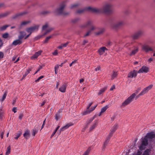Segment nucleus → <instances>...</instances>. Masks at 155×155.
Wrapping results in <instances>:
<instances>
[{"label": "nucleus", "instance_id": "obj_1", "mask_svg": "<svg viewBox=\"0 0 155 155\" xmlns=\"http://www.w3.org/2000/svg\"><path fill=\"white\" fill-rule=\"evenodd\" d=\"M155 138V133L154 132H151L147 134L146 136L143 138H141V144L139 147L141 150L145 149V147L148 144V139H151Z\"/></svg>", "mask_w": 155, "mask_h": 155}, {"label": "nucleus", "instance_id": "obj_2", "mask_svg": "<svg viewBox=\"0 0 155 155\" xmlns=\"http://www.w3.org/2000/svg\"><path fill=\"white\" fill-rule=\"evenodd\" d=\"M113 5L110 3L107 2L105 3L101 8H96L99 11L98 12H94L95 13H98L102 12H110L112 9Z\"/></svg>", "mask_w": 155, "mask_h": 155}, {"label": "nucleus", "instance_id": "obj_3", "mask_svg": "<svg viewBox=\"0 0 155 155\" xmlns=\"http://www.w3.org/2000/svg\"><path fill=\"white\" fill-rule=\"evenodd\" d=\"M65 3H63L61 4L59 8L57 9L54 12V14L56 15H68V12H66L64 11V9L66 6Z\"/></svg>", "mask_w": 155, "mask_h": 155}, {"label": "nucleus", "instance_id": "obj_4", "mask_svg": "<svg viewBox=\"0 0 155 155\" xmlns=\"http://www.w3.org/2000/svg\"><path fill=\"white\" fill-rule=\"evenodd\" d=\"M98 11L97 9H96V8L89 6L86 7L83 9L77 10L76 11V13L78 14H81L85 11H89L94 13V12H98Z\"/></svg>", "mask_w": 155, "mask_h": 155}, {"label": "nucleus", "instance_id": "obj_5", "mask_svg": "<svg viewBox=\"0 0 155 155\" xmlns=\"http://www.w3.org/2000/svg\"><path fill=\"white\" fill-rule=\"evenodd\" d=\"M135 96L136 93H134L132 94L129 97L122 103L121 105V107H123L129 104L133 101V99L135 97Z\"/></svg>", "mask_w": 155, "mask_h": 155}, {"label": "nucleus", "instance_id": "obj_6", "mask_svg": "<svg viewBox=\"0 0 155 155\" xmlns=\"http://www.w3.org/2000/svg\"><path fill=\"white\" fill-rule=\"evenodd\" d=\"M153 86V84H150L144 88L143 89L141 92L136 97V98H137L140 96L143 95L147 93L152 88Z\"/></svg>", "mask_w": 155, "mask_h": 155}, {"label": "nucleus", "instance_id": "obj_7", "mask_svg": "<svg viewBox=\"0 0 155 155\" xmlns=\"http://www.w3.org/2000/svg\"><path fill=\"white\" fill-rule=\"evenodd\" d=\"M124 23L125 22L124 21L122 20L116 23L111 24L110 25L111 27L114 29H115L123 25L124 24Z\"/></svg>", "mask_w": 155, "mask_h": 155}, {"label": "nucleus", "instance_id": "obj_8", "mask_svg": "<svg viewBox=\"0 0 155 155\" xmlns=\"http://www.w3.org/2000/svg\"><path fill=\"white\" fill-rule=\"evenodd\" d=\"M39 26V25H35L27 28L26 31L28 33H30V34H31L34 31L38 30Z\"/></svg>", "mask_w": 155, "mask_h": 155}, {"label": "nucleus", "instance_id": "obj_9", "mask_svg": "<svg viewBox=\"0 0 155 155\" xmlns=\"http://www.w3.org/2000/svg\"><path fill=\"white\" fill-rule=\"evenodd\" d=\"M143 34V32L141 30H139L135 33L132 36V38L134 39H138Z\"/></svg>", "mask_w": 155, "mask_h": 155}, {"label": "nucleus", "instance_id": "obj_10", "mask_svg": "<svg viewBox=\"0 0 155 155\" xmlns=\"http://www.w3.org/2000/svg\"><path fill=\"white\" fill-rule=\"evenodd\" d=\"M97 105V104H96L95 105V106H92L90 109H89L88 110H86L82 113V115H85L90 114L95 109Z\"/></svg>", "mask_w": 155, "mask_h": 155}, {"label": "nucleus", "instance_id": "obj_11", "mask_svg": "<svg viewBox=\"0 0 155 155\" xmlns=\"http://www.w3.org/2000/svg\"><path fill=\"white\" fill-rule=\"evenodd\" d=\"M138 72L137 71L134 70L130 71L127 75V77L132 78L133 77L136 78L137 76Z\"/></svg>", "mask_w": 155, "mask_h": 155}, {"label": "nucleus", "instance_id": "obj_12", "mask_svg": "<svg viewBox=\"0 0 155 155\" xmlns=\"http://www.w3.org/2000/svg\"><path fill=\"white\" fill-rule=\"evenodd\" d=\"M149 70V68L145 66H143L140 69L137 71L138 73H147L148 72Z\"/></svg>", "mask_w": 155, "mask_h": 155}, {"label": "nucleus", "instance_id": "obj_13", "mask_svg": "<svg viewBox=\"0 0 155 155\" xmlns=\"http://www.w3.org/2000/svg\"><path fill=\"white\" fill-rule=\"evenodd\" d=\"M107 49L105 47L100 48L98 50L97 52L100 55L103 54L105 51H107Z\"/></svg>", "mask_w": 155, "mask_h": 155}, {"label": "nucleus", "instance_id": "obj_14", "mask_svg": "<svg viewBox=\"0 0 155 155\" xmlns=\"http://www.w3.org/2000/svg\"><path fill=\"white\" fill-rule=\"evenodd\" d=\"M142 49L146 52H147L149 51H153L152 48L149 46L147 45H144L142 47Z\"/></svg>", "mask_w": 155, "mask_h": 155}, {"label": "nucleus", "instance_id": "obj_15", "mask_svg": "<svg viewBox=\"0 0 155 155\" xmlns=\"http://www.w3.org/2000/svg\"><path fill=\"white\" fill-rule=\"evenodd\" d=\"M92 24V22L91 21H88L84 24L81 25L80 26V27L81 28H84L91 25Z\"/></svg>", "mask_w": 155, "mask_h": 155}, {"label": "nucleus", "instance_id": "obj_16", "mask_svg": "<svg viewBox=\"0 0 155 155\" xmlns=\"http://www.w3.org/2000/svg\"><path fill=\"white\" fill-rule=\"evenodd\" d=\"M42 52L41 51H39L38 52H35V53L31 57V59H34L35 58H37L39 55H40Z\"/></svg>", "mask_w": 155, "mask_h": 155}, {"label": "nucleus", "instance_id": "obj_17", "mask_svg": "<svg viewBox=\"0 0 155 155\" xmlns=\"http://www.w3.org/2000/svg\"><path fill=\"white\" fill-rule=\"evenodd\" d=\"M22 42V40L19 38L18 39L14 41L12 43V45L16 46L20 44Z\"/></svg>", "mask_w": 155, "mask_h": 155}, {"label": "nucleus", "instance_id": "obj_18", "mask_svg": "<svg viewBox=\"0 0 155 155\" xmlns=\"http://www.w3.org/2000/svg\"><path fill=\"white\" fill-rule=\"evenodd\" d=\"M66 84H64L62 85L59 89V90L61 92L64 93L66 91Z\"/></svg>", "mask_w": 155, "mask_h": 155}, {"label": "nucleus", "instance_id": "obj_19", "mask_svg": "<svg viewBox=\"0 0 155 155\" xmlns=\"http://www.w3.org/2000/svg\"><path fill=\"white\" fill-rule=\"evenodd\" d=\"M24 137L26 139H28L30 136L29 131L28 130H26L23 134Z\"/></svg>", "mask_w": 155, "mask_h": 155}, {"label": "nucleus", "instance_id": "obj_20", "mask_svg": "<svg viewBox=\"0 0 155 155\" xmlns=\"http://www.w3.org/2000/svg\"><path fill=\"white\" fill-rule=\"evenodd\" d=\"M118 125L117 124H115L112 127L110 131L114 133L118 127Z\"/></svg>", "mask_w": 155, "mask_h": 155}, {"label": "nucleus", "instance_id": "obj_21", "mask_svg": "<svg viewBox=\"0 0 155 155\" xmlns=\"http://www.w3.org/2000/svg\"><path fill=\"white\" fill-rule=\"evenodd\" d=\"M117 72L113 71L112 72V73L111 75V78L113 79L116 78L117 76Z\"/></svg>", "mask_w": 155, "mask_h": 155}, {"label": "nucleus", "instance_id": "obj_22", "mask_svg": "<svg viewBox=\"0 0 155 155\" xmlns=\"http://www.w3.org/2000/svg\"><path fill=\"white\" fill-rule=\"evenodd\" d=\"M138 51V48H136L134 50L132 51L129 54V55L130 56H132L134 55Z\"/></svg>", "mask_w": 155, "mask_h": 155}, {"label": "nucleus", "instance_id": "obj_23", "mask_svg": "<svg viewBox=\"0 0 155 155\" xmlns=\"http://www.w3.org/2000/svg\"><path fill=\"white\" fill-rule=\"evenodd\" d=\"M11 147L10 145H9L7 147L6 152L5 153V155H8L11 152Z\"/></svg>", "mask_w": 155, "mask_h": 155}, {"label": "nucleus", "instance_id": "obj_24", "mask_svg": "<svg viewBox=\"0 0 155 155\" xmlns=\"http://www.w3.org/2000/svg\"><path fill=\"white\" fill-rule=\"evenodd\" d=\"M7 95V93L6 92H5L4 93V94L2 95V96L1 98L0 99V101L2 102L5 100L6 98V96Z\"/></svg>", "mask_w": 155, "mask_h": 155}, {"label": "nucleus", "instance_id": "obj_25", "mask_svg": "<svg viewBox=\"0 0 155 155\" xmlns=\"http://www.w3.org/2000/svg\"><path fill=\"white\" fill-rule=\"evenodd\" d=\"M20 33V35L18 36V38L21 40L24 38V36L25 35V33L23 31H21Z\"/></svg>", "mask_w": 155, "mask_h": 155}, {"label": "nucleus", "instance_id": "obj_26", "mask_svg": "<svg viewBox=\"0 0 155 155\" xmlns=\"http://www.w3.org/2000/svg\"><path fill=\"white\" fill-rule=\"evenodd\" d=\"M4 115V111L2 110V107H0V119H2Z\"/></svg>", "mask_w": 155, "mask_h": 155}, {"label": "nucleus", "instance_id": "obj_27", "mask_svg": "<svg viewBox=\"0 0 155 155\" xmlns=\"http://www.w3.org/2000/svg\"><path fill=\"white\" fill-rule=\"evenodd\" d=\"M22 132L21 131H18V132L15 135V137H14V138L17 140L18 138L22 134Z\"/></svg>", "mask_w": 155, "mask_h": 155}, {"label": "nucleus", "instance_id": "obj_28", "mask_svg": "<svg viewBox=\"0 0 155 155\" xmlns=\"http://www.w3.org/2000/svg\"><path fill=\"white\" fill-rule=\"evenodd\" d=\"M104 30L103 28H101L98 32L95 33V34L96 35H99L102 33L104 32Z\"/></svg>", "mask_w": 155, "mask_h": 155}, {"label": "nucleus", "instance_id": "obj_29", "mask_svg": "<svg viewBox=\"0 0 155 155\" xmlns=\"http://www.w3.org/2000/svg\"><path fill=\"white\" fill-rule=\"evenodd\" d=\"M49 25L48 23H46L43 25L42 27V30H46L48 28Z\"/></svg>", "mask_w": 155, "mask_h": 155}, {"label": "nucleus", "instance_id": "obj_30", "mask_svg": "<svg viewBox=\"0 0 155 155\" xmlns=\"http://www.w3.org/2000/svg\"><path fill=\"white\" fill-rule=\"evenodd\" d=\"M151 150L150 149L146 150L143 153V155H149Z\"/></svg>", "mask_w": 155, "mask_h": 155}, {"label": "nucleus", "instance_id": "obj_31", "mask_svg": "<svg viewBox=\"0 0 155 155\" xmlns=\"http://www.w3.org/2000/svg\"><path fill=\"white\" fill-rule=\"evenodd\" d=\"M109 107L108 105H107L104 107H103L101 110V113H104L106 110Z\"/></svg>", "mask_w": 155, "mask_h": 155}, {"label": "nucleus", "instance_id": "obj_32", "mask_svg": "<svg viewBox=\"0 0 155 155\" xmlns=\"http://www.w3.org/2000/svg\"><path fill=\"white\" fill-rule=\"evenodd\" d=\"M79 4L78 3H76L72 5L70 7V8L71 9H73L77 7Z\"/></svg>", "mask_w": 155, "mask_h": 155}, {"label": "nucleus", "instance_id": "obj_33", "mask_svg": "<svg viewBox=\"0 0 155 155\" xmlns=\"http://www.w3.org/2000/svg\"><path fill=\"white\" fill-rule=\"evenodd\" d=\"M106 89V87H104L103 88L101 89L99 91V92H98V95H101V94H102L103 92H104L105 91Z\"/></svg>", "mask_w": 155, "mask_h": 155}, {"label": "nucleus", "instance_id": "obj_34", "mask_svg": "<svg viewBox=\"0 0 155 155\" xmlns=\"http://www.w3.org/2000/svg\"><path fill=\"white\" fill-rule=\"evenodd\" d=\"M30 21H24L21 22V25H26L27 24L30 23Z\"/></svg>", "mask_w": 155, "mask_h": 155}, {"label": "nucleus", "instance_id": "obj_35", "mask_svg": "<svg viewBox=\"0 0 155 155\" xmlns=\"http://www.w3.org/2000/svg\"><path fill=\"white\" fill-rule=\"evenodd\" d=\"M53 29V28H48L46 30V32L44 33V35H45L48 33L50 32Z\"/></svg>", "mask_w": 155, "mask_h": 155}, {"label": "nucleus", "instance_id": "obj_36", "mask_svg": "<svg viewBox=\"0 0 155 155\" xmlns=\"http://www.w3.org/2000/svg\"><path fill=\"white\" fill-rule=\"evenodd\" d=\"M31 68H28V70H27V71L25 72V74L23 75V78H25V77H26L27 75L29 73L30 71H31Z\"/></svg>", "mask_w": 155, "mask_h": 155}, {"label": "nucleus", "instance_id": "obj_37", "mask_svg": "<svg viewBox=\"0 0 155 155\" xmlns=\"http://www.w3.org/2000/svg\"><path fill=\"white\" fill-rule=\"evenodd\" d=\"M52 37V35H51L47 37L44 41V43H47L48 41Z\"/></svg>", "mask_w": 155, "mask_h": 155}, {"label": "nucleus", "instance_id": "obj_38", "mask_svg": "<svg viewBox=\"0 0 155 155\" xmlns=\"http://www.w3.org/2000/svg\"><path fill=\"white\" fill-rule=\"evenodd\" d=\"M54 117L55 118L56 120H58L60 117L59 112L57 113L55 115Z\"/></svg>", "mask_w": 155, "mask_h": 155}, {"label": "nucleus", "instance_id": "obj_39", "mask_svg": "<svg viewBox=\"0 0 155 155\" xmlns=\"http://www.w3.org/2000/svg\"><path fill=\"white\" fill-rule=\"evenodd\" d=\"M8 25H5L0 28V29L1 31H3L5 30L8 27Z\"/></svg>", "mask_w": 155, "mask_h": 155}, {"label": "nucleus", "instance_id": "obj_40", "mask_svg": "<svg viewBox=\"0 0 155 155\" xmlns=\"http://www.w3.org/2000/svg\"><path fill=\"white\" fill-rule=\"evenodd\" d=\"M109 138H106V139L104 143V146H106L107 143H108L109 142Z\"/></svg>", "mask_w": 155, "mask_h": 155}, {"label": "nucleus", "instance_id": "obj_41", "mask_svg": "<svg viewBox=\"0 0 155 155\" xmlns=\"http://www.w3.org/2000/svg\"><path fill=\"white\" fill-rule=\"evenodd\" d=\"M114 133L110 131V132L108 134V136L107 137V138L110 139L111 137L112 136L113 134Z\"/></svg>", "mask_w": 155, "mask_h": 155}, {"label": "nucleus", "instance_id": "obj_42", "mask_svg": "<svg viewBox=\"0 0 155 155\" xmlns=\"http://www.w3.org/2000/svg\"><path fill=\"white\" fill-rule=\"evenodd\" d=\"M90 150L89 149H87L82 154V155H88L90 152Z\"/></svg>", "mask_w": 155, "mask_h": 155}, {"label": "nucleus", "instance_id": "obj_43", "mask_svg": "<svg viewBox=\"0 0 155 155\" xmlns=\"http://www.w3.org/2000/svg\"><path fill=\"white\" fill-rule=\"evenodd\" d=\"M73 125V124L72 123H70L68 124H66L65 126H64L65 128H66V129L68 128L70 126H72Z\"/></svg>", "mask_w": 155, "mask_h": 155}, {"label": "nucleus", "instance_id": "obj_44", "mask_svg": "<svg viewBox=\"0 0 155 155\" xmlns=\"http://www.w3.org/2000/svg\"><path fill=\"white\" fill-rule=\"evenodd\" d=\"M8 33H5L3 34L2 37L5 38H6L8 37Z\"/></svg>", "mask_w": 155, "mask_h": 155}, {"label": "nucleus", "instance_id": "obj_45", "mask_svg": "<svg viewBox=\"0 0 155 155\" xmlns=\"http://www.w3.org/2000/svg\"><path fill=\"white\" fill-rule=\"evenodd\" d=\"M45 35H44V34L43 35H38L36 37H35V39L36 40L39 39L41 38L42 37Z\"/></svg>", "mask_w": 155, "mask_h": 155}, {"label": "nucleus", "instance_id": "obj_46", "mask_svg": "<svg viewBox=\"0 0 155 155\" xmlns=\"http://www.w3.org/2000/svg\"><path fill=\"white\" fill-rule=\"evenodd\" d=\"M95 118V116H94L93 117L89 119L87 122V124H89Z\"/></svg>", "mask_w": 155, "mask_h": 155}, {"label": "nucleus", "instance_id": "obj_47", "mask_svg": "<svg viewBox=\"0 0 155 155\" xmlns=\"http://www.w3.org/2000/svg\"><path fill=\"white\" fill-rule=\"evenodd\" d=\"M96 123L94 124L93 125H92L90 127V130H91L94 128L96 126Z\"/></svg>", "mask_w": 155, "mask_h": 155}, {"label": "nucleus", "instance_id": "obj_48", "mask_svg": "<svg viewBox=\"0 0 155 155\" xmlns=\"http://www.w3.org/2000/svg\"><path fill=\"white\" fill-rule=\"evenodd\" d=\"M38 130H36V129H34L33 130L32 132V135L34 136H35L36 134L38 132Z\"/></svg>", "mask_w": 155, "mask_h": 155}, {"label": "nucleus", "instance_id": "obj_49", "mask_svg": "<svg viewBox=\"0 0 155 155\" xmlns=\"http://www.w3.org/2000/svg\"><path fill=\"white\" fill-rule=\"evenodd\" d=\"M97 29V28L95 27L94 26H92L90 29L89 30V31H90V32H91V31H93V30H96Z\"/></svg>", "mask_w": 155, "mask_h": 155}, {"label": "nucleus", "instance_id": "obj_50", "mask_svg": "<svg viewBox=\"0 0 155 155\" xmlns=\"http://www.w3.org/2000/svg\"><path fill=\"white\" fill-rule=\"evenodd\" d=\"M69 42L67 41L65 43L61 44L63 48L66 47L69 44Z\"/></svg>", "mask_w": 155, "mask_h": 155}, {"label": "nucleus", "instance_id": "obj_51", "mask_svg": "<svg viewBox=\"0 0 155 155\" xmlns=\"http://www.w3.org/2000/svg\"><path fill=\"white\" fill-rule=\"evenodd\" d=\"M52 54L54 56L57 55L58 54L57 50H55L52 53Z\"/></svg>", "mask_w": 155, "mask_h": 155}, {"label": "nucleus", "instance_id": "obj_52", "mask_svg": "<svg viewBox=\"0 0 155 155\" xmlns=\"http://www.w3.org/2000/svg\"><path fill=\"white\" fill-rule=\"evenodd\" d=\"M44 78V76H41L40 77H39L35 81L36 82H38V81H39L42 78Z\"/></svg>", "mask_w": 155, "mask_h": 155}, {"label": "nucleus", "instance_id": "obj_53", "mask_svg": "<svg viewBox=\"0 0 155 155\" xmlns=\"http://www.w3.org/2000/svg\"><path fill=\"white\" fill-rule=\"evenodd\" d=\"M4 54L3 53L1 52L0 51V59L4 57Z\"/></svg>", "mask_w": 155, "mask_h": 155}, {"label": "nucleus", "instance_id": "obj_54", "mask_svg": "<svg viewBox=\"0 0 155 155\" xmlns=\"http://www.w3.org/2000/svg\"><path fill=\"white\" fill-rule=\"evenodd\" d=\"M66 129H67L64 126L63 127H62L59 130L60 131V132L61 133V131H63Z\"/></svg>", "mask_w": 155, "mask_h": 155}, {"label": "nucleus", "instance_id": "obj_55", "mask_svg": "<svg viewBox=\"0 0 155 155\" xmlns=\"http://www.w3.org/2000/svg\"><path fill=\"white\" fill-rule=\"evenodd\" d=\"M101 68L99 66H97L96 68H95L94 69V71H98L100 70Z\"/></svg>", "mask_w": 155, "mask_h": 155}, {"label": "nucleus", "instance_id": "obj_56", "mask_svg": "<svg viewBox=\"0 0 155 155\" xmlns=\"http://www.w3.org/2000/svg\"><path fill=\"white\" fill-rule=\"evenodd\" d=\"M92 104H93L92 102L90 103L87 106V107L86 110H88L89 109V108L91 106Z\"/></svg>", "mask_w": 155, "mask_h": 155}, {"label": "nucleus", "instance_id": "obj_57", "mask_svg": "<svg viewBox=\"0 0 155 155\" xmlns=\"http://www.w3.org/2000/svg\"><path fill=\"white\" fill-rule=\"evenodd\" d=\"M76 61L77 60H74L73 61L71 64H69V66L70 67H71V66L73 64H74V63H75L76 62Z\"/></svg>", "mask_w": 155, "mask_h": 155}, {"label": "nucleus", "instance_id": "obj_58", "mask_svg": "<svg viewBox=\"0 0 155 155\" xmlns=\"http://www.w3.org/2000/svg\"><path fill=\"white\" fill-rule=\"evenodd\" d=\"M17 108L16 107H14L12 109V111L14 112V113H15L17 112Z\"/></svg>", "mask_w": 155, "mask_h": 155}, {"label": "nucleus", "instance_id": "obj_59", "mask_svg": "<svg viewBox=\"0 0 155 155\" xmlns=\"http://www.w3.org/2000/svg\"><path fill=\"white\" fill-rule=\"evenodd\" d=\"M23 115L22 114H20L18 117L19 119L20 120H21L22 118L23 117Z\"/></svg>", "mask_w": 155, "mask_h": 155}, {"label": "nucleus", "instance_id": "obj_60", "mask_svg": "<svg viewBox=\"0 0 155 155\" xmlns=\"http://www.w3.org/2000/svg\"><path fill=\"white\" fill-rule=\"evenodd\" d=\"M90 31L89 30L86 33V34L84 35V36H87L89 35V34L91 33Z\"/></svg>", "mask_w": 155, "mask_h": 155}, {"label": "nucleus", "instance_id": "obj_61", "mask_svg": "<svg viewBox=\"0 0 155 155\" xmlns=\"http://www.w3.org/2000/svg\"><path fill=\"white\" fill-rule=\"evenodd\" d=\"M4 134V131L2 132L0 134V136L2 139L3 138Z\"/></svg>", "mask_w": 155, "mask_h": 155}, {"label": "nucleus", "instance_id": "obj_62", "mask_svg": "<svg viewBox=\"0 0 155 155\" xmlns=\"http://www.w3.org/2000/svg\"><path fill=\"white\" fill-rule=\"evenodd\" d=\"M45 120H46V119H45L43 121V124L41 126V129L44 127V126L45 124Z\"/></svg>", "mask_w": 155, "mask_h": 155}, {"label": "nucleus", "instance_id": "obj_63", "mask_svg": "<svg viewBox=\"0 0 155 155\" xmlns=\"http://www.w3.org/2000/svg\"><path fill=\"white\" fill-rule=\"evenodd\" d=\"M59 65L58 64H56L55 65L54 67V70H57L59 68Z\"/></svg>", "mask_w": 155, "mask_h": 155}, {"label": "nucleus", "instance_id": "obj_64", "mask_svg": "<svg viewBox=\"0 0 155 155\" xmlns=\"http://www.w3.org/2000/svg\"><path fill=\"white\" fill-rule=\"evenodd\" d=\"M142 153V152L139 150H138L137 151V154L136 155H141V154Z\"/></svg>", "mask_w": 155, "mask_h": 155}]
</instances>
